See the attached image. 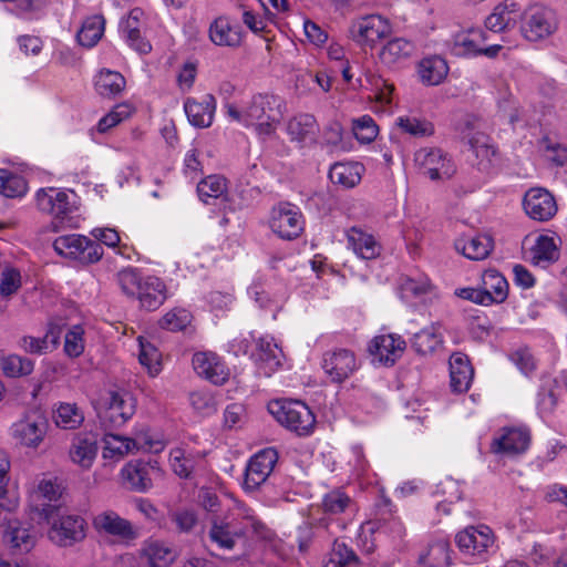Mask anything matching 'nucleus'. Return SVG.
<instances>
[{
  "mask_svg": "<svg viewBox=\"0 0 567 567\" xmlns=\"http://www.w3.org/2000/svg\"><path fill=\"white\" fill-rule=\"evenodd\" d=\"M209 525L208 538L210 543L224 550H233L239 540L248 538L250 532L264 537L266 530L265 524L250 515L241 518L229 514L212 515Z\"/></svg>",
  "mask_w": 567,
  "mask_h": 567,
  "instance_id": "nucleus-1",
  "label": "nucleus"
},
{
  "mask_svg": "<svg viewBox=\"0 0 567 567\" xmlns=\"http://www.w3.org/2000/svg\"><path fill=\"white\" fill-rule=\"evenodd\" d=\"M42 515L51 524L48 535L54 544L69 547L85 538L86 523L80 515H61L52 504H43Z\"/></svg>",
  "mask_w": 567,
  "mask_h": 567,
  "instance_id": "nucleus-2",
  "label": "nucleus"
},
{
  "mask_svg": "<svg viewBox=\"0 0 567 567\" xmlns=\"http://www.w3.org/2000/svg\"><path fill=\"white\" fill-rule=\"evenodd\" d=\"M269 411L281 425L299 436H307L315 429V414L299 400L275 401L269 405Z\"/></svg>",
  "mask_w": 567,
  "mask_h": 567,
  "instance_id": "nucleus-3",
  "label": "nucleus"
},
{
  "mask_svg": "<svg viewBox=\"0 0 567 567\" xmlns=\"http://www.w3.org/2000/svg\"><path fill=\"white\" fill-rule=\"evenodd\" d=\"M558 24L556 13L551 9L534 6L523 13L520 32L527 41L539 42L556 33Z\"/></svg>",
  "mask_w": 567,
  "mask_h": 567,
  "instance_id": "nucleus-4",
  "label": "nucleus"
},
{
  "mask_svg": "<svg viewBox=\"0 0 567 567\" xmlns=\"http://www.w3.org/2000/svg\"><path fill=\"white\" fill-rule=\"evenodd\" d=\"M53 248L59 255L83 265L97 262L104 254L102 245L78 234L58 237Z\"/></svg>",
  "mask_w": 567,
  "mask_h": 567,
  "instance_id": "nucleus-5",
  "label": "nucleus"
},
{
  "mask_svg": "<svg viewBox=\"0 0 567 567\" xmlns=\"http://www.w3.org/2000/svg\"><path fill=\"white\" fill-rule=\"evenodd\" d=\"M135 413V400L128 392L110 391L97 412L105 431L118 429Z\"/></svg>",
  "mask_w": 567,
  "mask_h": 567,
  "instance_id": "nucleus-6",
  "label": "nucleus"
},
{
  "mask_svg": "<svg viewBox=\"0 0 567 567\" xmlns=\"http://www.w3.org/2000/svg\"><path fill=\"white\" fill-rule=\"evenodd\" d=\"M48 420L37 411L28 412L10 429L12 439L20 445L37 449L44 440Z\"/></svg>",
  "mask_w": 567,
  "mask_h": 567,
  "instance_id": "nucleus-7",
  "label": "nucleus"
},
{
  "mask_svg": "<svg viewBox=\"0 0 567 567\" xmlns=\"http://www.w3.org/2000/svg\"><path fill=\"white\" fill-rule=\"evenodd\" d=\"M269 225L280 238L292 240L302 234L305 220L298 207L290 203H279L271 210Z\"/></svg>",
  "mask_w": 567,
  "mask_h": 567,
  "instance_id": "nucleus-8",
  "label": "nucleus"
},
{
  "mask_svg": "<svg viewBox=\"0 0 567 567\" xmlns=\"http://www.w3.org/2000/svg\"><path fill=\"white\" fill-rule=\"evenodd\" d=\"M414 159L420 171L432 181L449 179L456 172L452 159L440 148H421Z\"/></svg>",
  "mask_w": 567,
  "mask_h": 567,
  "instance_id": "nucleus-9",
  "label": "nucleus"
},
{
  "mask_svg": "<svg viewBox=\"0 0 567 567\" xmlns=\"http://www.w3.org/2000/svg\"><path fill=\"white\" fill-rule=\"evenodd\" d=\"M391 33V25L379 14H369L352 22L349 28L351 39L360 45L374 47Z\"/></svg>",
  "mask_w": 567,
  "mask_h": 567,
  "instance_id": "nucleus-10",
  "label": "nucleus"
},
{
  "mask_svg": "<svg viewBox=\"0 0 567 567\" xmlns=\"http://www.w3.org/2000/svg\"><path fill=\"white\" fill-rule=\"evenodd\" d=\"M530 440V432L527 427H503L492 440L489 451L496 455L514 457L527 451Z\"/></svg>",
  "mask_w": 567,
  "mask_h": 567,
  "instance_id": "nucleus-11",
  "label": "nucleus"
},
{
  "mask_svg": "<svg viewBox=\"0 0 567 567\" xmlns=\"http://www.w3.org/2000/svg\"><path fill=\"white\" fill-rule=\"evenodd\" d=\"M278 461V452L267 447L256 453L246 467L244 487L256 491L270 475Z\"/></svg>",
  "mask_w": 567,
  "mask_h": 567,
  "instance_id": "nucleus-12",
  "label": "nucleus"
},
{
  "mask_svg": "<svg viewBox=\"0 0 567 567\" xmlns=\"http://www.w3.org/2000/svg\"><path fill=\"white\" fill-rule=\"evenodd\" d=\"M93 526L99 534L112 536L122 542L134 540L138 535L130 520L113 511H104L95 515Z\"/></svg>",
  "mask_w": 567,
  "mask_h": 567,
  "instance_id": "nucleus-13",
  "label": "nucleus"
},
{
  "mask_svg": "<svg viewBox=\"0 0 567 567\" xmlns=\"http://www.w3.org/2000/svg\"><path fill=\"white\" fill-rule=\"evenodd\" d=\"M282 117V100L274 94H257L252 96L245 110L244 121L247 125L255 121H280Z\"/></svg>",
  "mask_w": 567,
  "mask_h": 567,
  "instance_id": "nucleus-14",
  "label": "nucleus"
},
{
  "mask_svg": "<svg viewBox=\"0 0 567 567\" xmlns=\"http://www.w3.org/2000/svg\"><path fill=\"white\" fill-rule=\"evenodd\" d=\"M322 369L332 382L341 383L357 369L354 353L348 349L327 351L322 358Z\"/></svg>",
  "mask_w": 567,
  "mask_h": 567,
  "instance_id": "nucleus-15",
  "label": "nucleus"
},
{
  "mask_svg": "<svg viewBox=\"0 0 567 567\" xmlns=\"http://www.w3.org/2000/svg\"><path fill=\"white\" fill-rule=\"evenodd\" d=\"M157 461H131L122 470L123 480L130 488L136 492H146L153 486V476L159 475Z\"/></svg>",
  "mask_w": 567,
  "mask_h": 567,
  "instance_id": "nucleus-16",
  "label": "nucleus"
},
{
  "mask_svg": "<svg viewBox=\"0 0 567 567\" xmlns=\"http://www.w3.org/2000/svg\"><path fill=\"white\" fill-rule=\"evenodd\" d=\"M526 214L534 220L547 221L557 213L554 196L544 188L529 189L523 200Z\"/></svg>",
  "mask_w": 567,
  "mask_h": 567,
  "instance_id": "nucleus-17",
  "label": "nucleus"
},
{
  "mask_svg": "<svg viewBox=\"0 0 567 567\" xmlns=\"http://www.w3.org/2000/svg\"><path fill=\"white\" fill-rule=\"evenodd\" d=\"M195 372L215 385H223L229 378V371L214 352H197L193 355Z\"/></svg>",
  "mask_w": 567,
  "mask_h": 567,
  "instance_id": "nucleus-18",
  "label": "nucleus"
},
{
  "mask_svg": "<svg viewBox=\"0 0 567 567\" xmlns=\"http://www.w3.org/2000/svg\"><path fill=\"white\" fill-rule=\"evenodd\" d=\"M405 341L395 334H381L373 338L369 344V352L381 363L392 365L402 355Z\"/></svg>",
  "mask_w": 567,
  "mask_h": 567,
  "instance_id": "nucleus-19",
  "label": "nucleus"
},
{
  "mask_svg": "<svg viewBox=\"0 0 567 567\" xmlns=\"http://www.w3.org/2000/svg\"><path fill=\"white\" fill-rule=\"evenodd\" d=\"M455 542L462 551L476 555L485 551L493 544V535L487 526L467 527L456 534Z\"/></svg>",
  "mask_w": 567,
  "mask_h": 567,
  "instance_id": "nucleus-20",
  "label": "nucleus"
},
{
  "mask_svg": "<svg viewBox=\"0 0 567 567\" xmlns=\"http://www.w3.org/2000/svg\"><path fill=\"white\" fill-rule=\"evenodd\" d=\"M318 132L319 125L312 114H297L287 123V133L290 136V141L301 145L315 143Z\"/></svg>",
  "mask_w": 567,
  "mask_h": 567,
  "instance_id": "nucleus-21",
  "label": "nucleus"
},
{
  "mask_svg": "<svg viewBox=\"0 0 567 567\" xmlns=\"http://www.w3.org/2000/svg\"><path fill=\"white\" fill-rule=\"evenodd\" d=\"M454 247L471 260H483L494 249V239L488 234H477L472 237L462 236L455 240Z\"/></svg>",
  "mask_w": 567,
  "mask_h": 567,
  "instance_id": "nucleus-22",
  "label": "nucleus"
},
{
  "mask_svg": "<svg viewBox=\"0 0 567 567\" xmlns=\"http://www.w3.org/2000/svg\"><path fill=\"white\" fill-rule=\"evenodd\" d=\"M451 389L456 393H464L470 389L474 377V369L466 354L455 352L450 358Z\"/></svg>",
  "mask_w": 567,
  "mask_h": 567,
  "instance_id": "nucleus-23",
  "label": "nucleus"
},
{
  "mask_svg": "<svg viewBox=\"0 0 567 567\" xmlns=\"http://www.w3.org/2000/svg\"><path fill=\"white\" fill-rule=\"evenodd\" d=\"M184 109L192 125L208 127L213 122L216 100L212 94H206L202 101L187 99Z\"/></svg>",
  "mask_w": 567,
  "mask_h": 567,
  "instance_id": "nucleus-24",
  "label": "nucleus"
},
{
  "mask_svg": "<svg viewBox=\"0 0 567 567\" xmlns=\"http://www.w3.org/2000/svg\"><path fill=\"white\" fill-rule=\"evenodd\" d=\"M7 523L3 530V540L9 544L11 548L18 549L21 553H28L34 546L35 538L30 530L18 520L8 519L7 516L0 518V526Z\"/></svg>",
  "mask_w": 567,
  "mask_h": 567,
  "instance_id": "nucleus-25",
  "label": "nucleus"
},
{
  "mask_svg": "<svg viewBox=\"0 0 567 567\" xmlns=\"http://www.w3.org/2000/svg\"><path fill=\"white\" fill-rule=\"evenodd\" d=\"M136 297L142 308L147 311H154L166 300L165 284L157 277H147L143 280Z\"/></svg>",
  "mask_w": 567,
  "mask_h": 567,
  "instance_id": "nucleus-26",
  "label": "nucleus"
},
{
  "mask_svg": "<svg viewBox=\"0 0 567 567\" xmlns=\"http://www.w3.org/2000/svg\"><path fill=\"white\" fill-rule=\"evenodd\" d=\"M209 38L217 45L239 47L241 30L238 25H231L226 17H219L209 27Z\"/></svg>",
  "mask_w": 567,
  "mask_h": 567,
  "instance_id": "nucleus-27",
  "label": "nucleus"
},
{
  "mask_svg": "<svg viewBox=\"0 0 567 567\" xmlns=\"http://www.w3.org/2000/svg\"><path fill=\"white\" fill-rule=\"evenodd\" d=\"M421 567H449L451 564V549L447 540H435L419 555Z\"/></svg>",
  "mask_w": 567,
  "mask_h": 567,
  "instance_id": "nucleus-28",
  "label": "nucleus"
},
{
  "mask_svg": "<svg viewBox=\"0 0 567 567\" xmlns=\"http://www.w3.org/2000/svg\"><path fill=\"white\" fill-rule=\"evenodd\" d=\"M348 240L353 251L362 259H374L380 255L381 247L374 237L360 228H350Z\"/></svg>",
  "mask_w": 567,
  "mask_h": 567,
  "instance_id": "nucleus-29",
  "label": "nucleus"
},
{
  "mask_svg": "<svg viewBox=\"0 0 567 567\" xmlns=\"http://www.w3.org/2000/svg\"><path fill=\"white\" fill-rule=\"evenodd\" d=\"M415 51L413 42L404 38L390 40L380 51V60L386 65H394L409 59Z\"/></svg>",
  "mask_w": 567,
  "mask_h": 567,
  "instance_id": "nucleus-30",
  "label": "nucleus"
},
{
  "mask_svg": "<svg viewBox=\"0 0 567 567\" xmlns=\"http://www.w3.org/2000/svg\"><path fill=\"white\" fill-rule=\"evenodd\" d=\"M449 66L444 59L430 56L419 63V75L421 81L429 85L440 84L447 75Z\"/></svg>",
  "mask_w": 567,
  "mask_h": 567,
  "instance_id": "nucleus-31",
  "label": "nucleus"
},
{
  "mask_svg": "<svg viewBox=\"0 0 567 567\" xmlns=\"http://www.w3.org/2000/svg\"><path fill=\"white\" fill-rule=\"evenodd\" d=\"M69 453L74 463L83 468H89L97 453L96 441L86 436H78L73 440Z\"/></svg>",
  "mask_w": 567,
  "mask_h": 567,
  "instance_id": "nucleus-32",
  "label": "nucleus"
},
{
  "mask_svg": "<svg viewBox=\"0 0 567 567\" xmlns=\"http://www.w3.org/2000/svg\"><path fill=\"white\" fill-rule=\"evenodd\" d=\"M361 168L358 163H336L329 171V178L333 184L352 188L361 181Z\"/></svg>",
  "mask_w": 567,
  "mask_h": 567,
  "instance_id": "nucleus-33",
  "label": "nucleus"
},
{
  "mask_svg": "<svg viewBox=\"0 0 567 567\" xmlns=\"http://www.w3.org/2000/svg\"><path fill=\"white\" fill-rule=\"evenodd\" d=\"M105 20L103 16L89 17L82 23L76 38L79 43L85 48L94 47L104 33Z\"/></svg>",
  "mask_w": 567,
  "mask_h": 567,
  "instance_id": "nucleus-34",
  "label": "nucleus"
},
{
  "mask_svg": "<svg viewBox=\"0 0 567 567\" xmlns=\"http://www.w3.org/2000/svg\"><path fill=\"white\" fill-rule=\"evenodd\" d=\"M359 563L358 555L346 543L336 539L322 567H350L359 566Z\"/></svg>",
  "mask_w": 567,
  "mask_h": 567,
  "instance_id": "nucleus-35",
  "label": "nucleus"
},
{
  "mask_svg": "<svg viewBox=\"0 0 567 567\" xmlns=\"http://www.w3.org/2000/svg\"><path fill=\"white\" fill-rule=\"evenodd\" d=\"M482 289L491 295L493 302L505 301L508 295V284L504 276L494 269L486 270L482 276Z\"/></svg>",
  "mask_w": 567,
  "mask_h": 567,
  "instance_id": "nucleus-36",
  "label": "nucleus"
},
{
  "mask_svg": "<svg viewBox=\"0 0 567 567\" xmlns=\"http://www.w3.org/2000/svg\"><path fill=\"white\" fill-rule=\"evenodd\" d=\"M251 358L256 363L265 367V373L274 371L280 361L277 354V344L266 338H259L256 343V350L251 352Z\"/></svg>",
  "mask_w": 567,
  "mask_h": 567,
  "instance_id": "nucleus-37",
  "label": "nucleus"
},
{
  "mask_svg": "<svg viewBox=\"0 0 567 567\" xmlns=\"http://www.w3.org/2000/svg\"><path fill=\"white\" fill-rule=\"evenodd\" d=\"M56 426L64 430H75L84 421L83 412L74 403H60L53 412Z\"/></svg>",
  "mask_w": 567,
  "mask_h": 567,
  "instance_id": "nucleus-38",
  "label": "nucleus"
},
{
  "mask_svg": "<svg viewBox=\"0 0 567 567\" xmlns=\"http://www.w3.org/2000/svg\"><path fill=\"white\" fill-rule=\"evenodd\" d=\"M10 467L11 463L8 453L0 450V509L8 513L12 512L18 505L17 499L11 497L8 491Z\"/></svg>",
  "mask_w": 567,
  "mask_h": 567,
  "instance_id": "nucleus-39",
  "label": "nucleus"
},
{
  "mask_svg": "<svg viewBox=\"0 0 567 567\" xmlns=\"http://www.w3.org/2000/svg\"><path fill=\"white\" fill-rule=\"evenodd\" d=\"M559 257L558 248L553 237L538 236L534 247L532 248V261L535 265L549 264Z\"/></svg>",
  "mask_w": 567,
  "mask_h": 567,
  "instance_id": "nucleus-40",
  "label": "nucleus"
},
{
  "mask_svg": "<svg viewBox=\"0 0 567 567\" xmlns=\"http://www.w3.org/2000/svg\"><path fill=\"white\" fill-rule=\"evenodd\" d=\"M125 83L121 73L106 70L100 73L95 86L102 96L111 97L120 94L124 90Z\"/></svg>",
  "mask_w": 567,
  "mask_h": 567,
  "instance_id": "nucleus-41",
  "label": "nucleus"
},
{
  "mask_svg": "<svg viewBox=\"0 0 567 567\" xmlns=\"http://www.w3.org/2000/svg\"><path fill=\"white\" fill-rule=\"evenodd\" d=\"M24 177L6 169H0V194L8 198L21 197L27 193Z\"/></svg>",
  "mask_w": 567,
  "mask_h": 567,
  "instance_id": "nucleus-42",
  "label": "nucleus"
},
{
  "mask_svg": "<svg viewBox=\"0 0 567 567\" xmlns=\"http://www.w3.org/2000/svg\"><path fill=\"white\" fill-rule=\"evenodd\" d=\"M442 343V336L434 327L425 328L415 333L412 339V348L422 355L431 354Z\"/></svg>",
  "mask_w": 567,
  "mask_h": 567,
  "instance_id": "nucleus-43",
  "label": "nucleus"
},
{
  "mask_svg": "<svg viewBox=\"0 0 567 567\" xmlns=\"http://www.w3.org/2000/svg\"><path fill=\"white\" fill-rule=\"evenodd\" d=\"M226 179L219 175H210L197 185V193L202 202L209 204V199H217L226 192Z\"/></svg>",
  "mask_w": 567,
  "mask_h": 567,
  "instance_id": "nucleus-44",
  "label": "nucleus"
},
{
  "mask_svg": "<svg viewBox=\"0 0 567 567\" xmlns=\"http://www.w3.org/2000/svg\"><path fill=\"white\" fill-rule=\"evenodd\" d=\"M143 553L152 567H166L174 559L172 549L159 542H150Z\"/></svg>",
  "mask_w": 567,
  "mask_h": 567,
  "instance_id": "nucleus-45",
  "label": "nucleus"
},
{
  "mask_svg": "<svg viewBox=\"0 0 567 567\" xmlns=\"http://www.w3.org/2000/svg\"><path fill=\"white\" fill-rule=\"evenodd\" d=\"M559 388L557 379H543L540 390L538 392V408L543 413H551L557 405L558 398L556 390Z\"/></svg>",
  "mask_w": 567,
  "mask_h": 567,
  "instance_id": "nucleus-46",
  "label": "nucleus"
},
{
  "mask_svg": "<svg viewBox=\"0 0 567 567\" xmlns=\"http://www.w3.org/2000/svg\"><path fill=\"white\" fill-rule=\"evenodd\" d=\"M33 368L34 363L32 360L17 354H11L2 361L3 373L10 378L29 375Z\"/></svg>",
  "mask_w": 567,
  "mask_h": 567,
  "instance_id": "nucleus-47",
  "label": "nucleus"
},
{
  "mask_svg": "<svg viewBox=\"0 0 567 567\" xmlns=\"http://www.w3.org/2000/svg\"><path fill=\"white\" fill-rule=\"evenodd\" d=\"M486 40V33L482 29H471L466 33L456 37L455 44L463 49L466 54L478 55L483 42Z\"/></svg>",
  "mask_w": 567,
  "mask_h": 567,
  "instance_id": "nucleus-48",
  "label": "nucleus"
},
{
  "mask_svg": "<svg viewBox=\"0 0 567 567\" xmlns=\"http://www.w3.org/2000/svg\"><path fill=\"white\" fill-rule=\"evenodd\" d=\"M192 318V313L188 310L175 308L168 311L158 321V324L161 328L169 331H182L190 323Z\"/></svg>",
  "mask_w": 567,
  "mask_h": 567,
  "instance_id": "nucleus-49",
  "label": "nucleus"
},
{
  "mask_svg": "<svg viewBox=\"0 0 567 567\" xmlns=\"http://www.w3.org/2000/svg\"><path fill=\"white\" fill-rule=\"evenodd\" d=\"M352 504V499L341 489H333L324 495L322 509L327 514L344 513Z\"/></svg>",
  "mask_w": 567,
  "mask_h": 567,
  "instance_id": "nucleus-50",
  "label": "nucleus"
},
{
  "mask_svg": "<svg viewBox=\"0 0 567 567\" xmlns=\"http://www.w3.org/2000/svg\"><path fill=\"white\" fill-rule=\"evenodd\" d=\"M352 131L359 142L369 144L375 140L379 130L371 116L363 115L353 120Z\"/></svg>",
  "mask_w": 567,
  "mask_h": 567,
  "instance_id": "nucleus-51",
  "label": "nucleus"
},
{
  "mask_svg": "<svg viewBox=\"0 0 567 567\" xmlns=\"http://www.w3.org/2000/svg\"><path fill=\"white\" fill-rule=\"evenodd\" d=\"M398 126L404 133L419 137L430 136L434 133V127L431 122L416 117H399Z\"/></svg>",
  "mask_w": 567,
  "mask_h": 567,
  "instance_id": "nucleus-52",
  "label": "nucleus"
},
{
  "mask_svg": "<svg viewBox=\"0 0 567 567\" xmlns=\"http://www.w3.org/2000/svg\"><path fill=\"white\" fill-rule=\"evenodd\" d=\"M193 409L202 415H210L216 412V400L207 390H197L189 394Z\"/></svg>",
  "mask_w": 567,
  "mask_h": 567,
  "instance_id": "nucleus-53",
  "label": "nucleus"
},
{
  "mask_svg": "<svg viewBox=\"0 0 567 567\" xmlns=\"http://www.w3.org/2000/svg\"><path fill=\"white\" fill-rule=\"evenodd\" d=\"M122 31L130 47L137 52L146 54L152 50L150 42L142 38L138 25H133L132 22H125L122 24Z\"/></svg>",
  "mask_w": 567,
  "mask_h": 567,
  "instance_id": "nucleus-54",
  "label": "nucleus"
},
{
  "mask_svg": "<svg viewBox=\"0 0 567 567\" xmlns=\"http://www.w3.org/2000/svg\"><path fill=\"white\" fill-rule=\"evenodd\" d=\"M106 449L120 455H125L132 452L134 449L141 447L140 443L130 437H123L116 434H105Z\"/></svg>",
  "mask_w": 567,
  "mask_h": 567,
  "instance_id": "nucleus-55",
  "label": "nucleus"
},
{
  "mask_svg": "<svg viewBox=\"0 0 567 567\" xmlns=\"http://www.w3.org/2000/svg\"><path fill=\"white\" fill-rule=\"evenodd\" d=\"M117 280L122 291L130 297L137 296L140 287L143 285V280L133 269H125L120 271L117 275Z\"/></svg>",
  "mask_w": 567,
  "mask_h": 567,
  "instance_id": "nucleus-56",
  "label": "nucleus"
},
{
  "mask_svg": "<svg viewBox=\"0 0 567 567\" xmlns=\"http://www.w3.org/2000/svg\"><path fill=\"white\" fill-rule=\"evenodd\" d=\"M21 286L20 271L14 268L4 269L1 274L0 295L9 297L18 291Z\"/></svg>",
  "mask_w": 567,
  "mask_h": 567,
  "instance_id": "nucleus-57",
  "label": "nucleus"
},
{
  "mask_svg": "<svg viewBox=\"0 0 567 567\" xmlns=\"http://www.w3.org/2000/svg\"><path fill=\"white\" fill-rule=\"evenodd\" d=\"M172 522L182 533H189L197 525L198 518L193 509H178L169 514Z\"/></svg>",
  "mask_w": 567,
  "mask_h": 567,
  "instance_id": "nucleus-58",
  "label": "nucleus"
},
{
  "mask_svg": "<svg viewBox=\"0 0 567 567\" xmlns=\"http://www.w3.org/2000/svg\"><path fill=\"white\" fill-rule=\"evenodd\" d=\"M511 359L525 375H529L536 369L535 358L527 347L515 350Z\"/></svg>",
  "mask_w": 567,
  "mask_h": 567,
  "instance_id": "nucleus-59",
  "label": "nucleus"
},
{
  "mask_svg": "<svg viewBox=\"0 0 567 567\" xmlns=\"http://www.w3.org/2000/svg\"><path fill=\"white\" fill-rule=\"evenodd\" d=\"M509 13L506 7L497 6L494 11L486 18L485 27L493 32H502L507 28L509 22Z\"/></svg>",
  "mask_w": 567,
  "mask_h": 567,
  "instance_id": "nucleus-60",
  "label": "nucleus"
},
{
  "mask_svg": "<svg viewBox=\"0 0 567 567\" xmlns=\"http://www.w3.org/2000/svg\"><path fill=\"white\" fill-rule=\"evenodd\" d=\"M171 455L174 473L182 478H188L194 470L193 460L186 457L182 450H175Z\"/></svg>",
  "mask_w": 567,
  "mask_h": 567,
  "instance_id": "nucleus-61",
  "label": "nucleus"
},
{
  "mask_svg": "<svg viewBox=\"0 0 567 567\" xmlns=\"http://www.w3.org/2000/svg\"><path fill=\"white\" fill-rule=\"evenodd\" d=\"M82 330L75 327L65 334L64 350L68 355L76 358L83 352Z\"/></svg>",
  "mask_w": 567,
  "mask_h": 567,
  "instance_id": "nucleus-62",
  "label": "nucleus"
},
{
  "mask_svg": "<svg viewBox=\"0 0 567 567\" xmlns=\"http://www.w3.org/2000/svg\"><path fill=\"white\" fill-rule=\"evenodd\" d=\"M48 339L49 334L44 336L43 338L25 336L20 339L19 346L28 353L43 354L48 350Z\"/></svg>",
  "mask_w": 567,
  "mask_h": 567,
  "instance_id": "nucleus-63",
  "label": "nucleus"
},
{
  "mask_svg": "<svg viewBox=\"0 0 567 567\" xmlns=\"http://www.w3.org/2000/svg\"><path fill=\"white\" fill-rule=\"evenodd\" d=\"M53 196H54L53 187L48 188V189L41 188L37 192L35 202H37L38 208L41 212L50 214L53 217H55L56 202H55V199H53Z\"/></svg>",
  "mask_w": 567,
  "mask_h": 567,
  "instance_id": "nucleus-64",
  "label": "nucleus"
}]
</instances>
